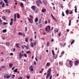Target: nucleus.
<instances>
[{
	"mask_svg": "<svg viewBox=\"0 0 79 79\" xmlns=\"http://www.w3.org/2000/svg\"><path fill=\"white\" fill-rule=\"evenodd\" d=\"M31 8L34 11L35 10V9H36V7L34 6H33L31 7Z\"/></svg>",
	"mask_w": 79,
	"mask_h": 79,
	"instance_id": "obj_9",
	"label": "nucleus"
},
{
	"mask_svg": "<svg viewBox=\"0 0 79 79\" xmlns=\"http://www.w3.org/2000/svg\"><path fill=\"white\" fill-rule=\"evenodd\" d=\"M46 11V9H43L42 10V13H45V12Z\"/></svg>",
	"mask_w": 79,
	"mask_h": 79,
	"instance_id": "obj_17",
	"label": "nucleus"
},
{
	"mask_svg": "<svg viewBox=\"0 0 79 79\" xmlns=\"http://www.w3.org/2000/svg\"><path fill=\"white\" fill-rule=\"evenodd\" d=\"M39 26H40L41 28H42V24H41L39 25Z\"/></svg>",
	"mask_w": 79,
	"mask_h": 79,
	"instance_id": "obj_50",
	"label": "nucleus"
},
{
	"mask_svg": "<svg viewBox=\"0 0 79 79\" xmlns=\"http://www.w3.org/2000/svg\"><path fill=\"white\" fill-rule=\"evenodd\" d=\"M65 13L66 15H68L69 14V10H66L65 11Z\"/></svg>",
	"mask_w": 79,
	"mask_h": 79,
	"instance_id": "obj_25",
	"label": "nucleus"
},
{
	"mask_svg": "<svg viewBox=\"0 0 79 79\" xmlns=\"http://www.w3.org/2000/svg\"><path fill=\"white\" fill-rule=\"evenodd\" d=\"M50 74H50L49 73H47L46 77V79H47L48 78V77H50Z\"/></svg>",
	"mask_w": 79,
	"mask_h": 79,
	"instance_id": "obj_14",
	"label": "nucleus"
},
{
	"mask_svg": "<svg viewBox=\"0 0 79 79\" xmlns=\"http://www.w3.org/2000/svg\"><path fill=\"white\" fill-rule=\"evenodd\" d=\"M4 6H5V4L3 3H2V8H4Z\"/></svg>",
	"mask_w": 79,
	"mask_h": 79,
	"instance_id": "obj_40",
	"label": "nucleus"
},
{
	"mask_svg": "<svg viewBox=\"0 0 79 79\" xmlns=\"http://www.w3.org/2000/svg\"><path fill=\"white\" fill-rule=\"evenodd\" d=\"M15 77V75H12V79H13L14 77Z\"/></svg>",
	"mask_w": 79,
	"mask_h": 79,
	"instance_id": "obj_54",
	"label": "nucleus"
},
{
	"mask_svg": "<svg viewBox=\"0 0 79 79\" xmlns=\"http://www.w3.org/2000/svg\"><path fill=\"white\" fill-rule=\"evenodd\" d=\"M62 16H65L64 15V12H63V11L62 12Z\"/></svg>",
	"mask_w": 79,
	"mask_h": 79,
	"instance_id": "obj_46",
	"label": "nucleus"
},
{
	"mask_svg": "<svg viewBox=\"0 0 79 79\" xmlns=\"http://www.w3.org/2000/svg\"><path fill=\"white\" fill-rule=\"evenodd\" d=\"M56 30L55 31L56 32H58L59 30L57 28H56Z\"/></svg>",
	"mask_w": 79,
	"mask_h": 79,
	"instance_id": "obj_37",
	"label": "nucleus"
},
{
	"mask_svg": "<svg viewBox=\"0 0 79 79\" xmlns=\"http://www.w3.org/2000/svg\"><path fill=\"white\" fill-rule=\"evenodd\" d=\"M27 19L29 22L31 24L33 23V19H30L29 17H27Z\"/></svg>",
	"mask_w": 79,
	"mask_h": 79,
	"instance_id": "obj_2",
	"label": "nucleus"
},
{
	"mask_svg": "<svg viewBox=\"0 0 79 79\" xmlns=\"http://www.w3.org/2000/svg\"><path fill=\"white\" fill-rule=\"evenodd\" d=\"M18 45H19V43L16 44H15V46H16V47L17 48H20V47Z\"/></svg>",
	"mask_w": 79,
	"mask_h": 79,
	"instance_id": "obj_19",
	"label": "nucleus"
},
{
	"mask_svg": "<svg viewBox=\"0 0 79 79\" xmlns=\"http://www.w3.org/2000/svg\"><path fill=\"white\" fill-rule=\"evenodd\" d=\"M52 79V75H51L50 76L49 79Z\"/></svg>",
	"mask_w": 79,
	"mask_h": 79,
	"instance_id": "obj_53",
	"label": "nucleus"
},
{
	"mask_svg": "<svg viewBox=\"0 0 79 79\" xmlns=\"http://www.w3.org/2000/svg\"><path fill=\"white\" fill-rule=\"evenodd\" d=\"M49 44L50 43H49V42H48L46 44L47 46H48V47Z\"/></svg>",
	"mask_w": 79,
	"mask_h": 79,
	"instance_id": "obj_42",
	"label": "nucleus"
},
{
	"mask_svg": "<svg viewBox=\"0 0 79 79\" xmlns=\"http://www.w3.org/2000/svg\"><path fill=\"white\" fill-rule=\"evenodd\" d=\"M48 29H49V31H50V26H48Z\"/></svg>",
	"mask_w": 79,
	"mask_h": 79,
	"instance_id": "obj_49",
	"label": "nucleus"
},
{
	"mask_svg": "<svg viewBox=\"0 0 79 79\" xmlns=\"http://www.w3.org/2000/svg\"><path fill=\"white\" fill-rule=\"evenodd\" d=\"M17 18L19 19L20 18V15H19V14H17Z\"/></svg>",
	"mask_w": 79,
	"mask_h": 79,
	"instance_id": "obj_22",
	"label": "nucleus"
},
{
	"mask_svg": "<svg viewBox=\"0 0 79 79\" xmlns=\"http://www.w3.org/2000/svg\"><path fill=\"white\" fill-rule=\"evenodd\" d=\"M24 47H25V48H26V49H27V50H28L29 49V45H27V46L26 45H23Z\"/></svg>",
	"mask_w": 79,
	"mask_h": 79,
	"instance_id": "obj_13",
	"label": "nucleus"
},
{
	"mask_svg": "<svg viewBox=\"0 0 79 79\" xmlns=\"http://www.w3.org/2000/svg\"><path fill=\"white\" fill-rule=\"evenodd\" d=\"M47 20H45V24H47Z\"/></svg>",
	"mask_w": 79,
	"mask_h": 79,
	"instance_id": "obj_62",
	"label": "nucleus"
},
{
	"mask_svg": "<svg viewBox=\"0 0 79 79\" xmlns=\"http://www.w3.org/2000/svg\"><path fill=\"white\" fill-rule=\"evenodd\" d=\"M0 24H3L2 21L1 19H0Z\"/></svg>",
	"mask_w": 79,
	"mask_h": 79,
	"instance_id": "obj_39",
	"label": "nucleus"
},
{
	"mask_svg": "<svg viewBox=\"0 0 79 79\" xmlns=\"http://www.w3.org/2000/svg\"><path fill=\"white\" fill-rule=\"evenodd\" d=\"M1 2L0 3V5H2V0H1Z\"/></svg>",
	"mask_w": 79,
	"mask_h": 79,
	"instance_id": "obj_60",
	"label": "nucleus"
},
{
	"mask_svg": "<svg viewBox=\"0 0 79 79\" xmlns=\"http://www.w3.org/2000/svg\"><path fill=\"white\" fill-rule=\"evenodd\" d=\"M36 5L38 6H40V3L38 1H36Z\"/></svg>",
	"mask_w": 79,
	"mask_h": 79,
	"instance_id": "obj_18",
	"label": "nucleus"
},
{
	"mask_svg": "<svg viewBox=\"0 0 79 79\" xmlns=\"http://www.w3.org/2000/svg\"><path fill=\"white\" fill-rule=\"evenodd\" d=\"M20 5L21 6H23V3L22 2L20 3Z\"/></svg>",
	"mask_w": 79,
	"mask_h": 79,
	"instance_id": "obj_52",
	"label": "nucleus"
},
{
	"mask_svg": "<svg viewBox=\"0 0 79 79\" xmlns=\"http://www.w3.org/2000/svg\"><path fill=\"white\" fill-rule=\"evenodd\" d=\"M23 79V77H19L18 78V79Z\"/></svg>",
	"mask_w": 79,
	"mask_h": 79,
	"instance_id": "obj_45",
	"label": "nucleus"
},
{
	"mask_svg": "<svg viewBox=\"0 0 79 79\" xmlns=\"http://www.w3.org/2000/svg\"><path fill=\"white\" fill-rule=\"evenodd\" d=\"M52 18H53V19L54 20V21H56V19L55 17H54Z\"/></svg>",
	"mask_w": 79,
	"mask_h": 79,
	"instance_id": "obj_57",
	"label": "nucleus"
},
{
	"mask_svg": "<svg viewBox=\"0 0 79 79\" xmlns=\"http://www.w3.org/2000/svg\"><path fill=\"white\" fill-rule=\"evenodd\" d=\"M2 19H4V20H6V18H5V17L4 16L2 17Z\"/></svg>",
	"mask_w": 79,
	"mask_h": 79,
	"instance_id": "obj_43",
	"label": "nucleus"
},
{
	"mask_svg": "<svg viewBox=\"0 0 79 79\" xmlns=\"http://www.w3.org/2000/svg\"><path fill=\"white\" fill-rule=\"evenodd\" d=\"M69 62L70 65V66H69V67L70 68L72 67L73 66V62L71 60H70L69 61Z\"/></svg>",
	"mask_w": 79,
	"mask_h": 79,
	"instance_id": "obj_1",
	"label": "nucleus"
},
{
	"mask_svg": "<svg viewBox=\"0 0 79 79\" xmlns=\"http://www.w3.org/2000/svg\"><path fill=\"white\" fill-rule=\"evenodd\" d=\"M25 29L26 31H27V27H25Z\"/></svg>",
	"mask_w": 79,
	"mask_h": 79,
	"instance_id": "obj_51",
	"label": "nucleus"
},
{
	"mask_svg": "<svg viewBox=\"0 0 79 79\" xmlns=\"http://www.w3.org/2000/svg\"><path fill=\"white\" fill-rule=\"evenodd\" d=\"M15 67H13L12 69V70H14V69H15Z\"/></svg>",
	"mask_w": 79,
	"mask_h": 79,
	"instance_id": "obj_63",
	"label": "nucleus"
},
{
	"mask_svg": "<svg viewBox=\"0 0 79 79\" xmlns=\"http://www.w3.org/2000/svg\"><path fill=\"white\" fill-rule=\"evenodd\" d=\"M71 20H70L69 21V26H71Z\"/></svg>",
	"mask_w": 79,
	"mask_h": 79,
	"instance_id": "obj_28",
	"label": "nucleus"
},
{
	"mask_svg": "<svg viewBox=\"0 0 79 79\" xmlns=\"http://www.w3.org/2000/svg\"><path fill=\"white\" fill-rule=\"evenodd\" d=\"M10 44V42H7L6 43V45L7 46H9Z\"/></svg>",
	"mask_w": 79,
	"mask_h": 79,
	"instance_id": "obj_23",
	"label": "nucleus"
},
{
	"mask_svg": "<svg viewBox=\"0 0 79 79\" xmlns=\"http://www.w3.org/2000/svg\"><path fill=\"white\" fill-rule=\"evenodd\" d=\"M36 2H40L41 4H42V2H41V0H37V1H36Z\"/></svg>",
	"mask_w": 79,
	"mask_h": 79,
	"instance_id": "obj_35",
	"label": "nucleus"
},
{
	"mask_svg": "<svg viewBox=\"0 0 79 79\" xmlns=\"http://www.w3.org/2000/svg\"><path fill=\"white\" fill-rule=\"evenodd\" d=\"M13 19H10V26H12L13 25Z\"/></svg>",
	"mask_w": 79,
	"mask_h": 79,
	"instance_id": "obj_6",
	"label": "nucleus"
},
{
	"mask_svg": "<svg viewBox=\"0 0 79 79\" xmlns=\"http://www.w3.org/2000/svg\"><path fill=\"white\" fill-rule=\"evenodd\" d=\"M51 16L52 18H54V17L53 16V14H51Z\"/></svg>",
	"mask_w": 79,
	"mask_h": 79,
	"instance_id": "obj_61",
	"label": "nucleus"
},
{
	"mask_svg": "<svg viewBox=\"0 0 79 79\" xmlns=\"http://www.w3.org/2000/svg\"><path fill=\"white\" fill-rule=\"evenodd\" d=\"M6 32V29H5V30H2V32L3 33H5Z\"/></svg>",
	"mask_w": 79,
	"mask_h": 79,
	"instance_id": "obj_30",
	"label": "nucleus"
},
{
	"mask_svg": "<svg viewBox=\"0 0 79 79\" xmlns=\"http://www.w3.org/2000/svg\"><path fill=\"white\" fill-rule=\"evenodd\" d=\"M16 14H14V21L15 22L16 21Z\"/></svg>",
	"mask_w": 79,
	"mask_h": 79,
	"instance_id": "obj_15",
	"label": "nucleus"
},
{
	"mask_svg": "<svg viewBox=\"0 0 79 79\" xmlns=\"http://www.w3.org/2000/svg\"><path fill=\"white\" fill-rule=\"evenodd\" d=\"M48 31V28L46 27V32H47Z\"/></svg>",
	"mask_w": 79,
	"mask_h": 79,
	"instance_id": "obj_59",
	"label": "nucleus"
},
{
	"mask_svg": "<svg viewBox=\"0 0 79 79\" xmlns=\"http://www.w3.org/2000/svg\"><path fill=\"white\" fill-rule=\"evenodd\" d=\"M3 25H6V24H8V23L4 22L3 23Z\"/></svg>",
	"mask_w": 79,
	"mask_h": 79,
	"instance_id": "obj_38",
	"label": "nucleus"
},
{
	"mask_svg": "<svg viewBox=\"0 0 79 79\" xmlns=\"http://www.w3.org/2000/svg\"><path fill=\"white\" fill-rule=\"evenodd\" d=\"M64 51H63L61 53V54H64Z\"/></svg>",
	"mask_w": 79,
	"mask_h": 79,
	"instance_id": "obj_58",
	"label": "nucleus"
},
{
	"mask_svg": "<svg viewBox=\"0 0 79 79\" xmlns=\"http://www.w3.org/2000/svg\"><path fill=\"white\" fill-rule=\"evenodd\" d=\"M6 13H11V11L10 9H6Z\"/></svg>",
	"mask_w": 79,
	"mask_h": 79,
	"instance_id": "obj_11",
	"label": "nucleus"
},
{
	"mask_svg": "<svg viewBox=\"0 0 79 79\" xmlns=\"http://www.w3.org/2000/svg\"><path fill=\"white\" fill-rule=\"evenodd\" d=\"M18 34L19 35H23V33L20 32H19Z\"/></svg>",
	"mask_w": 79,
	"mask_h": 79,
	"instance_id": "obj_33",
	"label": "nucleus"
},
{
	"mask_svg": "<svg viewBox=\"0 0 79 79\" xmlns=\"http://www.w3.org/2000/svg\"><path fill=\"white\" fill-rule=\"evenodd\" d=\"M41 19H40L39 20V24H40V23H41Z\"/></svg>",
	"mask_w": 79,
	"mask_h": 79,
	"instance_id": "obj_41",
	"label": "nucleus"
},
{
	"mask_svg": "<svg viewBox=\"0 0 79 79\" xmlns=\"http://www.w3.org/2000/svg\"><path fill=\"white\" fill-rule=\"evenodd\" d=\"M43 3L45 5H47V1L46 0L43 1Z\"/></svg>",
	"mask_w": 79,
	"mask_h": 79,
	"instance_id": "obj_12",
	"label": "nucleus"
},
{
	"mask_svg": "<svg viewBox=\"0 0 79 79\" xmlns=\"http://www.w3.org/2000/svg\"><path fill=\"white\" fill-rule=\"evenodd\" d=\"M53 8L54 10H55V6L53 7Z\"/></svg>",
	"mask_w": 79,
	"mask_h": 79,
	"instance_id": "obj_64",
	"label": "nucleus"
},
{
	"mask_svg": "<svg viewBox=\"0 0 79 79\" xmlns=\"http://www.w3.org/2000/svg\"><path fill=\"white\" fill-rule=\"evenodd\" d=\"M35 23H36L37 22H38V18L37 17H36L35 19Z\"/></svg>",
	"mask_w": 79,
	"mask_h": 79,
	"instance_id": "obj_16",
	"label": "nucleus"
},
{
	"mask_svg": "<svg viewBox=\"0 0 79 79\" xmlns=\"http://www.w3.org/2000/svg\"><path fill=\"white\" fill-rule=\"evenodd\" d=\"M29 17H30V18H32V16L31 15H29Z\"/></svg>",
	"mask_w": 79,
	"mask_h": 79,
	"instance_id": "obj_56",
	"label": "nucleus"
},
{
	"mask_svg": "<svg viewBox=\"0 0 79 79\" xmlns=\"http://www.w3.org/2000/svg\"><path fill=\"white\" fill-rule=\"evenodd\" d=\"M31 52L30 51H27L26 52V53H27V54H28L29 53L31 54Z\"/></svg>",
	"mask_w": 79,
	"mask_h": 79,
	"instance_id": "obj_27",
	"label": "nucleus"
},
{
	"mask_svg": "<svg viewBox=\"0 0 79 79\" xmlns=\"http://www.w3.org/2000/svg\"><path fill=\"white\" fill-rule=\"evenodd\" d=\"M74 8H75V13H77V7H76V6H75L74 7Z\"/></svg>",
	"mask_w": 79,
	"mask_h": 79,
	"instance_id": "obj_24",
	"label": "nucleus"
},
{
	"mask_svg": "<svg viewBox=\"0 0 79 79\" xmlns=\"http://www.w3.org/2000/svg\"><path fill=\"white\" fill-rule=\"evenodd\" d=\"M10 77H11V76H8L7 74H5L4 76V78H6L7 79H9Z\"/></svg>",
	"mask_w": 79,
	"mask_h": 79,
	"instance_id": "obj_3",
	"label": "nucleus"
},
{
	"mask_svg": "<svg viewBox=\"0 0 79 79\" xmlns=\"http://www.w3.org/2000/svg\"><path fill=\"white\" fill-rule=\"evenodd\" d=\"M9 67L11 68H12V67H13V64L11 63H10V64H9Z\"/></svg>",
	"mask_w": 79,
	"mask_h": 79,
	"instance_id": "obj_20",
	"label": "nucleus"
},
{
	"mask_svg": "<svg viewBox=\"0 0 79 79\" xmlns=\"http://www.w3.org/2000/svg\"><path fill=\"white\" fill-rule=\"evenodd\" d=\"M52 53L53 55H55V52H54V51H53V50H52Z\"/></svg>",
	"mask_w": 79,
	"mask_h": 79,
	"instance_id": "obj_36",
	"label": "nucleus"
},
{
	"mask_svg": "<svg viewBox=\"0 0 79 79\" xmlns=\"http://www.w3.org/2000/svg\"><path fill=\"white\" fill-rule=\"evenodd\" d=\"M19 58H22V56H23V54H22V53H19Z\"/></svg>",
	"mask_w": 79,
	"mask_h": 79,
	"instance_id": "obj_10",
	"label": "nucleus"
},
{
	"mask_svg": "<svg viewBox=\"0 0 79 79\" xmlns=\"http://www.w3.org/2000/svg\"><path fill=\"white\" fill-rule=\"evenodd\" d=\"M79 63V61L78 60H76L75 62V65H76L77 66V65H78V64Z\"/></svg>",
	"mask_w": 79,
	"mask_h": 79,
	"instance_id": "obj_7",
	"label": "nucleus"
},
{
	"mask_svg": "<svg viewBox=\"0 0 79 79\" xmlns=\"http://www.w3.org/2000/svg\"><path fill=\"white\" fill-rule=\"evenodd\" d=\"M30 45L31 47L33 48L34 47V44L33 43V42H31L30 44Z\"/></svg>",
	"mask_w": 79,
	"mask_h": 79,
	"instance_id": "obj_21",
	"label": "nucleus"
},
{
	"mask_svg": "<svg viewBox=\"0 0 79 79\" xmlns=\"http://www.w3.org/2000/svg\"><path fill=\"white\" fill-rule=\"evenodd\" d=\"M24 56L25 57H27V54L26 53L24 54Z\"/></svg>",
	"mask_w": 79,
	"mask_h": 79,
	"instance_id": "obj_47",
	"label": "nucleus"
},
{
	"mask_svg": "<svg viewBox=\"0 0 79 79\" xmlns=\"http://www.w3.org/2000/svg\"><path fill=\"white\" fill-rule=\"evenodd\" d=\"M41 71L40 70V73H42V72H43V71H44V69H41Z\"/></svg>",
	"mask_w": 79,
	"mask_h": 79,
	"instance_id": "obj_34",
	"label": "nucleus"
},
{
	"mask_svg": "<svg viewBox=\"0 0 79 79\" xmlns=\"http://www.w3.org/2000/svg\"><path fill=\"white\" fill-rule=\"evenodd\" d=\"M28 37H26L25 39V41L26 42H28Z\"/></svg>",
	"mask_w": 79,
	"mask_h": 79,
	"instance_id": "obj_29",
	"label": "nucleus"
},
{
	"mask_svg": "<svg viewBox=\"0 0 79 79\" xmlns=\"http://www.w3.org/2000/svg\"><path fill=\"white\" fill-rule=\"evenodd\" d=\"M13 55V53H11L10 54V56H12Z\"/></svg>",
	"mask_w": 79,
	"mask_h": 79,
	"instance_id": "obj_48",
	"label": "nucleus"
},
{
	"mask_svg": "<svg viewBox=\"0 0 79 79\" xmlns=\"http://www.w3.org/2000/svg\"><path fill=\"white\" fill-rule=\"evenodd\" d=\"M46 66H50V63H47L46 64Z\"/></svg>",
	"mask_w": 79,
	"mask_h": 79,
	"instance_id": "obj_26",
	"label": "nucleus"
},
{
	"mask_svg": "<svg viewBox=\"0 0 79 79\" xmlns=\"http://www.w3.org/2000/svg\"><path fill=\"white\" fill-rule=\"evenodd\" d=\"M4 2L6 3V5L7 6H9V5H8L9 2L7 0H4Z\"/></svg>",
	"mask_w": 79,
	"mask_h": 79,
	"instance_id": "obj_4",
	"label": "nucleus"
},
{
	"mask_svg": "<svg viewBox=\"0 0 79 79\" xmlns=\"http://www.w3.org/2000/svg\"><path fill=\"white\" fill-rule=\"evenodd\" d=\"M74 43V40H73L71 42V45H72Z\"/></svg>",
	"mask_w": 79,
	"mask_h": 79,
	"instance_id": "obj_31",
	"label": "nucleus"
},
{
	"mask_svg": "<svg viewBox=\"0 0 79 79\" xmlns=\"http://www.w3.org/2000/svg\"><path fill=\"white\" fill-rule=\"evenodd\" d=\"M73 11L72 10H71V12H69V15H71V14H73Z\"/></svg>",
	"mask_w": 79,
	"mask_h": 79,
	"instance_id": "obj_44",
	"label": "nucleus"
},
{
	"mask_svg": "<svg viewBox=\"0 0 79 79\" xmlns=\"http://www.w3.org/2000/svg\"><path fill=\"white\" fill-rule=\"evenodd\" d=\"M30 70H31V71H33L34 69H33V66L32 65H31L29 68Z\"/></svg>",
	"mask_w": 79,
	"mask_h": 79,
	"instance_id": "obj_8",
	"label": "nucleus"
},
{
	"mask_svg": "<svg viewBox=\"0 0 79 79\" xmlns=\"http://www.w3.org/2000/svg\"><path fill=\"white\" fill-rule=\"evenodd\" d=\"M58 35L59 36V37H60V35H61V32H59L58 33Z\"/></svg>",
	"mask_w": 79,
	"mask_h": 79,
	"instance_id": "obj_55",
	"label": "nucleus"
},
{
	"mask_svg": "<svg viewBox=\"0 0 79 79\" xmlns=\"http://www.w3.org/2000/svg\"><path fill=\"white\" fill-rule=\"evenodd\" d=\"M18 71V69H16L13 72L15 73H17V71Z\"/></svg>",
	"mask_w": 79,
	"mask_h": 79,
	"instance_id": "obj_32",
	"label": "nucleus"
},
{
	"mask_svg": "<svg viewBox=\"0 0 79 79\" xmlns=\"http://www.w3.org/2000/svg\"><path fill=\"white\" fill-rule=\"evenodd\" d=\"M51 72H52V69H51V68H50L47 71L48 74H51Z\"/></svg>",
	"mask_w": 79,
	"mask_h": 79,
	"instance_id": "obj_5",
	"label": "nucleus"
}]
</instances>
